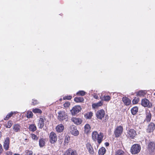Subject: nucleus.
<instances>
[{
    "label": "nucleus",
    "mask_w": 155,
    "mask_h": 155,
    "mask_svg": "<svg viewBox=\"0 0 155 155\" xmlns=\"http://www.w3.org/2000/svg\"><path fill=\"white\" fill-rule=\"evenodd\" d=\"M105 114V111L103 110H98L96 113V115L97 118L102 120Z\"/></svg>",
    "instance_id": "0eeeda50"
},
{
    "label": "nucleus",
    "mask_w": 155,
    "mask_h": 155,
    "mask_svg": "<svg viewBox=\"0 0 155 155\" xmlns=\"http://www.w3.org/2000/svg\"><path fill=\"white\" fill-rule=\"evenodd\" d=\"M84 100L83 97H75L74 99V101L76 102H82Z\"/></svg>",
    "instance_id": "b1692460"
},
{
    "label": "nucleus",
    "mask_w": 155,
    "mask_h": 155,
    "mask_svg": "<svg viewBox=\"0 0 155 155\" xmlns=\"http://www.w3.org/2000/svg\"><path fill=\"white\" fill-rule=\"evenodd\" d=\"M106 150L105 148L102 147L99 150L98 153L99 155H103L105 153Z\"/></svg>",
    "instance_id": "5701e85b"
},
{
    "label": "nucleus",
    "mask_w": 155,
    "mask_h": 155,
    "mask_svg": "<svg viewBox=\"0 0 155 155\" xmlns=\"http://www.w3.org/2000/svg\"><path fill=\"white\" fill-rule=\"evenodd\" d=\"M70 105V103L68 102H66L64 104V106L65 107H68Z\"/></svg>",
    "instance_id": "a19ab883"
},
{
    "label": "nucleus",
    "mask_w": 155,
    "mask_h": 155,
    "mask_svg": "<svg viewBox=\"0 0 155 155\" xmlns=\"http://www.w3.org/2000/svg\"><path fill=\"white\" fill-rule=\"evenodd\" d=\"M123 130V128L121 126H119L117 127L114 132L116 137H119L122 133Z\"/></svg>",
    "instance_id": "9d476101"
},
{
    "label": "nucleus",
    "mask_w": 155,
    "mask_h": 155,
    "mask_svg": "<svg viewBox=\"0 0 155 155\" xmlns=\"http://www.w3.org/2000/svg\"><path fill=\"white\" fill-rule=\"evenodd\" d=\"M12 121L10 120L8 123V124L6 126V127L7 128H10L12 125Z\"/></svg>",
    "instance_id": "c9c22d12"
},
{
    "label": "nucleus",
    "mask_w": 155,
    "mask_h": 155,
    "mask_svg": "<svg viewBox=\"0 0 155 155\" xmlns=\"http://www.w3.org/2000/svg\"><path fill=\"white\" fill-rule=\"evenodd\" d=\"M138 108L137 107H134L131 109V112L133 115H135L137 112Z\"/></svg>",
    "instance_id": "393cba45"
},
{
    "label": "nucleus",
    "mask_w": 155,
    "mask_h": 155,
    "mask_svg": "<svg viewBox=\"0 0 155 155\" xmlns=\"http://www.w3.org/2000/svg\"><path fill=\"white\" fill-rule=\"evenodd\" d=\"M93 115V113L91 112H90L89 113L86 114V117L87 119H91Z\"/></svg>",
    "instance_id": "f704fd0d"
},
{
    "label": "nucleus",
    "mask_w": 155,
    "mask_h": 155,
    "mask_svg": "<svg viewBox=\"0 0 155 155\" xmlns=\"http://www.w3.org/2000/svg\"><path fill=\"white\" fill-rule=\"evenodd\" d=\"M33 113L31 111H28L26 115L28 118H30L33 116Z\"/></svg>",
    "instance_id": "473e14b6"
},
{
    "label": "nucleus",
    "mask_w": 155,
    "mask_h": 155,
    "mask_svg": "<svg viewBox=\"0 0 155 155\" xmlns=\"http://www.w3.org/2000/svg\"><path fill=\"white\" fill-rule=\"evenodd\" d=\"M154 110H155V108H154Z\"/></svg>",
    "instance_id": "603ef678"
},
{
    "label": "nucleus",
    "mask_w": 155,
    "mask_h": 155,
    "mask_svg": "<svg viewBox=\"0 0 155 155\" xmlns=\"http://www.w3.org/2000/svg\"><path fill=\"white\" fill-rule=\"evenodd\" d=\"M13 155H20L18 154H14Z\"/></svg>",
    "instance_id": "8fccbe9b"
},
{
    "label": "nucleus",
    "mask_w": 155,
    "mask_h": 155,
    "mask_svg": "<svg viewBox=\"0 0 155 155\" xmlns=\"http://www.w3.org/2000/svg\"><path fill=\"white\" fill-rule=\"evenodd\" d=\"M84 128L85 133L86 134H88L90 131L91 127L89 124H87L84 126Z\"/></svg>",
    "instance_id": "4be33fe9"
},
{
    "label": "nucleus",
    "mask_w": 155,
    "mask_h": 155,
    "mask_svg": "<svg viewBox=\"0 0 155 155\" xmlns=\"http://www.w3.org/2000/svg\"><path fill=\"white\" fill-rule=\"evenodd\" d=\"M32 104L35 105L38 104V101L37 100H32Z\"/></svg>",
    "instance_id": "37998d69"
},
{
    "label": "nucleus",
    "mask_w": 155,
    "mask_h": 155,
    "mask_svg": "<svg viewBox=\"0 0 155 155\" xmlns=\"http://www.w3.org/2000/svg\"><path fill=\"white\" fill-rule=\"evenodd\" d=\"M13 114V113L12 112H11L9 114H8V116H9V117L10 118L12 115Z\"/></svg>",
    "instance_id": "a18cd8bd"
},
{
    "label": "nucleus",
    "mask_w": 155,
    "mask_h": 155,
    "mask_svg": "<svg viewBox=\"0 0 155 155\" xmlns=\"http://www.w3.org/2000/svg\"><path fill=\"white\" fill-rule=\"evenodd\" d=\"M29 128L30 130L32 131H34L36 129V126L34 124H31L30 125Z\"/></svg>",
    "instance_id": "7c9ffc66"
},
{
    "label": "nucleus",
    "mask_w": 155,
    "mask_h": 155,
    "mask_svg": "<svg viewBox=\"0 0 155 155\" xmlns=\"http://www.w3.org/2000/svg\"><path fill=\"white\" fill-rule=\"evenodd\" d=\"M127 133L128 137L131 139H134L136 135V131L133 129H130L128 130Z\"/></svg>",
    "instance_id": "1a4fd4ad"
},
{
    "label": "nucleus",
    "mask_w": 155,
    "mask_h": 155,
    "mask_svg": "<svg viewBox=\"0 0 155 155\" xmlns=\"http://www.w3.org/2000/svg\"><path fill=\"white\" fill-rule=\"evenodd\" d=\"M103 102L102 101H100L96 103H94L92 104V107L94 108H97V107L101 106L103 105Z\"/></svg>",
    "instance_id": "412c9836"
},
{
    "label": "nucleus",
    "mask_w": 155,
    "mask_h": 155,
    "mask_svg": "<svg viewBox=\"0 0 155 155\" xmlns=\"http://www.w3.org/2000/svg\"><path fill=\"white\" fill-rule=\"evenodd\" d=\"M101 99L105 101H109L110 99V97L109 96H104L102 97H101Z\"/></svg>",
    "instance_id": "cd10ccee"
},
{
    "label": "nucleus",
    "mask_w": 155,
    "mask_h": 155,
    "mask_svg": "<svg viewBox=\"0 0 155 155\" xmlns=\"http://www.w3.org/2000/svg\"><path fill=\"white\" fill-rule=\"evenodd\" d=\"M71 120L75 124L77 125L81 124L82 122L81 119L78 118H73Z\"/></svg>",
    "instance_id": "2eb2a0df"
},
{
    "label": "nucleus",
    "mask_w": 155,
    "mask_h": 155,
    "mask_svg": "<svg viewBox=\"0 0 155 155\" xmlns=\"http://www.w3.org/2000/svg\"><path fill=\"white\" fill-rule=\"evenodd\" d=\"M70 137L68 136H66L65 139V143H68L69 142Z\"/></svg>",
    "instance_id": "79ce46f5"
},
{
    "label": "nucleus",
    "mask_w": 155,
    "mask_h": 155,
    "mask_svg": "<svg viewBox=\"0 0 155 155\" xmlns=\"http://www.w3.org/2000/svg\"><path fill=\"white\" fill-rule=\"evenodd\" d=\"M139 98H135L132 101L133 104H136L139 102Z\"/></svg>",
    "instance_id": "e433bc0d"
},
{
    "label": "nucleus",
    "mask_w": 155,
    "mask_h": 155,
    "mask_svg": "<svg viewBox=\"0 0 155 155\" xmlns=\"http://www.w3.org/2000/svg\"><path fill=\"white\" fill-rule=\"evenodd\" d=\"M141 150L140 146L138 144L133 145L131 147L130 151L133 154H136L140 152Z\"/></svg>",
    "instance_id": "7ed1b4c3"
},
{
    "label": "nucleus",
    "mask_w": 155,
    "mask_h": 155,
    "mask_svg": "<svg viewBox=\"0 0 155 155\" xmlns=\"http://www.w3.org/2000/svg\"><path fill=\"white\" fill-rule=\"evenodd\" d=\"M9 118L8 115L7 114L5 117L4 118L5 120H7Z\"/></svg>",
    "instance_id": "49530a36"
},
{
    "label": "nucleus",
    "mask_w": 155,
    "mask_h": 155,
    "mask_svg": "<svg viewBox=\"0 0 155 155\" xmlns=\"http://www.w3.org/2000/svg\"><path fill=\"white\" fill-rule=\"evenodd\" d=\"M3 150L2 145L0 144V154L2 153Z\"/></svg>",
    "instance_id": "c03bdc74"
},
{
    "label": "nucleus",
    "mask_w": 155,
    "mask_h": 155,
    "mask_svg": "<svg viewBox=\"0 0 155 155\" xmlns=\"http://www.w3.org/2000/svg\"><path fill=\"white\" fill-rule=\"evenodd\" d=\"M64 155H77V154L75 150H73L71 148H69L67 150Z\"/></svg>",
    "instance_id": "4468645a"
},
{
    "label": "nucleus",
    "mask_w": 155,
    "mask_h": 155,
    "mask_svg": "<svg viewBox=\"0 0 155 155\" xmlns=\"http://www.w3.org/2000/svg\"><path fill=\"white\" fill-rule=\"evenodd\" d=\"M13 129L15 132H18L20 130V126L18 124H15L14 126Z\"/></svg>",
    "instance_id": "c85d7f7f"
},
{
    "label": "nucleus",
    "mask_w": 155,
    "mask_h": 155,
    "mask_svg": "<svg viewBox=\"0 0 155 155\" xmlns=\"http://www.w3.org/2000/svg\"><path fill=\"white\" fill-rule=\"evenodd\" d=\"M72 98V96L70 95L65 96L63 97L64 100L67 99L68 100H71Z\"/></svg>",
    "instance_id": "ea45409f"
},
{
    "label": "nucleus",
    "mask_w": 155,
    "mask_h": 155,
    "mask_svg": "<svg viewBox=\"0 0 155 155\" xmlns=\"http://www.w3.org/2000/svg\"><path fill=\"white\" fill-rule=\"evenodd\" d=\"M9 138L8 137L6 138L4 143L3 147L5 150H7L9 148Z\"/></svg>",
    "instance_id": "ddd939ff"
},
{
    "label": "nucleus",
    "mask_w": 155,
    "mask_h": 155,
    "mask_svg": "<svg viewBox=\"0 0 155 155\" xmlns=\"http://www.w3.org/2000/svg\"><path fill=\"white\" fill-rule=\"evenodd\" d=\"M58 119L60 121L65 120L67 121L68 117L67 114L64 111H60L58 113Z\"/></svg>",
    "instance_id": "f03ea898"
},
{
    "label": "nucleus",
    "mask_w": 155,
    "mask_h": 155,
    "mask_svg": "<svg viewBox=\"0 0 155 155\" xmlns=\"http://www.w3.org/2000/svg\"><path fill=\"white\" fill-rule=\"evenodd\" d=\"M94 97L95 98V99H97L98 97L97 96V95H94Z\"/></svg>",
    "instance_id": "09e8293b"
},
{
    "label": "nucleus",
    "mask_w": 155,
    "mask_h": 155,
    "mask_svg": "<svg viewBox=\"0 0 155 155\" xmlns=\"http://www.w3.org/2000/svg\"><path fill=\"white\" fill-rule=\"evenodd\" d=\"M92 138L93 141L96 142L97 141L99 144H100L103 140V138L104 137L103 134L100 132L98 134L96 131H94L92 132Z\"/></svg>",
    "instance_id": "f257e3e1"
},
{
    "label": "nucleus",
    "mask_w": 155,
    "mask_h": 155,
    "mask_svg": "<svg viewBox=\"0 0 155 155\" xmlns=\"http://www.w3.org/2000/svg\"><path fill=\"white\" fill-rule=\"evenodd\" d=\"M146 94V93L145 91H140L137 93V95L140 97H143Z\"/></svg>",
    "instance_id": "bb28decb"
},
{
    "label": "nucleus",
    "mask_w": 155,
    "mask_h": 155,
    "mask_svg": "<svg viewBox=\"0 0 155 155\" xmlns=\"http://www.w3.org/2000/svg\"><path fill=\"white\" fill-rule=\"evenodd\" d=\"M105 145L107 147L109 145V143L108 142H106L105 143Z\"/></svg>",
    "instance_id": "de8ad7c7"
},
{
    "label": "nucleus",
    "mask_w": 155,
    "mask_h": 155,
    "mask_svg": "<svg viewBox=\"0 0 155 155\" xmlns=\"http://www.w3.org/2000/svg\"><path fill=\"white\" fill-rule=\"evenodd\" d=\"M154 95H155V93H154Z\"/></svg>",
    "instance_id": "3c124183"
},
{
    "label": "nucleus",
    "mask_w": 155,
    "mask_h": 155,
    "mask_svg": "<svg viewBox=\"0 0 155 155\" xmlns=\"http://www.w3.org/2000/svg\"><path fill=\"white\" fill-rule=\"evenodd\" d=\"M115 155H125V153L122 150H118L116 151Z\"/></svg>",
    "instance_id": "a878e982"
},
{
    "label": "nucleus",
    "mask_w": 155,
    "mask_h": 155,
    "mask_svg": "<svg viewBox=\"0 0 155 155\" xmlns=\"http://www.w3.org/2000/svg\"><path fill=\"white\" fill-rule=\"evenodd\" d=\"M151 114L150 111L146 112V118L145 120L147 122H150L151 119Z\"/></svg>",
    "instance_id": "aec40b11"
},
{
    "label": "nucleus",
    "mask_w": 155,
    "mask_h": 155,
    "mask_svg": "<svg viewBox=\"0 0 155 155\" xmlns=\"http://www.w3.org/2000/svg\"><path fill=\"white\" fill-rule=\"evenodd\" d=\"M45 141L43 139H40L39 141V145L40 147H42L45 145Z\"/></svg>",
    "instance_id": "c756f323"
},
{
    "label": "nucleus",
    "mask_w": 155,
    "mask_h": 155,
    "mask_svg": "<svg viewBox=\"0 0 155 155\" xmlns=\"http://www.w3.org/2000/svg\"><path fill=\"white\" fill-rule=\"evenodd\" d=\"M26 155H32L33 152L31 151L26 150L25 151Z\"/></svg>",
    "instance_id": "58836bf2"
},
{
    "label": "nucleus",
    "mask_w": 155,
    "mask_h": 155,
    "mask_svg": "<svg viewBox=\"0 0 155 155\" xmlns=\"http://www.w3.org/2000/svg\"><path fill=\"white\" fill-rule=\"evenodd\" d=\"M31 137L33 140H37L38 139V138L37 136L34 134H31Z\"/></svg>",
    "instance_id": "4c0bfd02"
},
{
    "label": "nucleus",
    "mask_w": 155,
    "mask_h": 155,
    "mask_svg": "<svg viewBox=\"0 0 155 155\" xmlns=\"http://www.w3.org/2000/svg\"><path fill=\"white\" fill-rule=\"evenodd\" d=\"M32 111L35 113L41 114L42 112L41 110L38 108L34 109L32 110Z\"/></svg>",
    "instance_id": "2f4dec72"
},
{
    "label": "nucleus",
    "mask_w": 155,
    "mask_h": 155,
    "mask_svg": "<svg viewBox=\"0 0 155 155\" xmlns=\"http://www.w3.org/2000/svg\"><path fill=\"white\" fill-rule=\"evenodd\" d=\"M85 94V92L83 91H79L77 93V95H80L81 96H83Z\"/></svg>",
    "instance_id": "72a5a7b5"
},
{
    "label": "nucleus",
    "mask_w": 155,
    "mask_h": 155,
    "mask_svg": "<svg viewBox=\"0 0 155 155\" xmlns=\"http://www.w3.org/2000/svg\"><path fill=\"white\" fill-rule=\"evenodd\" d=\"M64 129V126L62 124H60L57 125L56 128V131L59 133L62 132Z\"/></svg>",
    "instance_id": "f3484780"
},
{
    "label": "nucleus",
    "mask_w": 155,
    "mask_h": 155,
    "mask_svg": "<svg viewBox=\"0 0 155 155\" xmlns=\"http://www.w3.org/2000/svg\"><path fill=\"white\" fill-rule=\"evenodd\" d=\"M44 125V119L43 118H40L38 123V126L40 128L42 129Z\"/></svg>",
    "instance_id": "6ab92c4d"
},
{
    "label": "nucleus",
    "mask_w": 155,
    "mask_h": 155,
    "mask_svg": "<svg viewBox=\"0 0 155 155\" xmlns=\"http://www.w3.org/2000/svg\"><path fill=\"white\" fill-rule=\"evenodd\" d=\"M81 108L80 106L77 105L73 107L71 110V112L73 115H75L79 113L81 110Z\"/></svg>",
    "instance_id": "423d86ee"
},
{
    "label": "nucleus",
    "mask_w": 155,
    "mask_h": 155,
    "mask_svg": "<svg viewBox=\"0 0 155 155\" xmlns=\"http://www.w3.org/2000/svg\"><path fill=\"white\" fill-rule=\"evenodd\" d=\"M68 130L70 133L74 136H77L79 134V131L74 125L70 126Z\"/></svg>",
    "instance_id": "39448f33"
},
{
    "label": "nucleus",
    "mask_w": 155,
    "mask_h": 155,
    "mask_svg": "<svg viewBox=\"0 0 155 155\" xmlns=\"http://www.w3.org/2000/svg\"><path fill=\"white\" fill-rule=\"evenodd\" d=\"M86 146L89 153L91 154L93 153H94L93 149L90 143H87L86 144Z\"/></svg>",
    "instance_id": "a211bd4d"
},
{
    "label": "nucleus",
    "mask_w": 155,
    "mask_h": 155,
    "mask_svg": "<svg viewBox=\"0 0 155 155\" xmlns=\"http://www.w3.org/2000/svg\"><path fill=\"white\" fill-rule=\"evenodd\" d=\"M122 101L124 104L126 105H130L131 103V100L126 97H123L122 98Z\"/></svg>",
    "instance_id": "dca6fc26"
},
{
    "label": "nucleus",
    "mask_w": 155,
    "mask_h": 155,
    "mask_svg": "<svg viewBox=\"0 0 155 155\" xmlns=\"http://www.w3.org/2000/svg\"><path fill=\"white\" fill-rule=\"evenodd\" d=\"M155 129V124L153 123H150L148 125L147 129V132L148 133L153 132Z\"/></svg>",
    "instance_id": "9b49d317"
},
{
    "label": "nucleus",
    "mask_w": 155,
    "mask_h": 155,
    "mask_svg": "<svg viewBox=\"0 0 155 155\" xmlns=\"http://www.w3.org/2000/svg\"><path fill=\"white\" fill-rule=\"evenodd\" d=\"M148 149L150 152H153L155 150V143L152 142H150L148 145Z\"/></svg>",
    "instance_id": "f8f14e48"
},
{
    "label": "nucleus",
    "mask_w": 155,
    "mask_h": 155,
    "mask_svg": "<svg viewBox=\"0 0 155 155\" xmlns=\"http://www.w3.org/2000/svg\"><path fill=\"white\" fill-rule=\"evenodd\" d=\"M50 141L51 143L54 144L57 140V137L56 133L53 132L50 133L49 136Z\"/></svg>",
    "instance_id": "20e7f679"
},
{
    "label": "nucleus",
    "mask_w": 155,
    "mask_h": 155,
    "mask_svg": "<svg viewBox=\"0 0 155 155\" xmlns=\"http://www.w3.org/2000/svg\"><path fill=\"white\" fill-rule=\"evenodd\" d=\"M141 105L144 107H147L149 108L152 106V104L147 99H143L141 101Z\"/></svg>",
    "instance_id": "6e6552de"
}]
</instances>
